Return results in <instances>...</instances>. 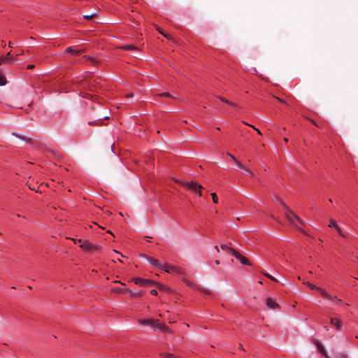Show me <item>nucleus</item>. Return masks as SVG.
<instances>
[{
  "label": "nucleus",
  "mask_w": 358,
  "mask_h": 358,
  "mask_svg": "<svg viewBox=\"0 0 358 358\" xmlns=\"http://www.w3.org/2000/svg\"><path fill=\"white\" fill-rule=\"evenodd\" d=\"M177 182L182 185L186 189L191 190L194 192H197L200 196H202L201 189L203 188L201 185L198 184L195 181H191L188 182H183L182 181L176 180Z\"/></svg>",
  "instance_id": "1"
},
{
  "label": "nucleus",
  "mask_w": 358,
  "mask_h": 358,
  "mask_svg": "<svg viewBox=\"0 0 358 358\" xmlns=\"http://www.w3.org/2000/svg\"><path fill=\"white\" fill-rule=\"evenodd\" d=\"M279 201L280 203L287 209V213H285L286 218L293 226L297 227V225L294 222V220L299 222L300 224H303V220H301L296 215H295L290 209H289L288 207L282 201Z\"/></svg>",
  "instance_id": "2"
},
{
  "label": "nucleus",
  "mask_w": 358,
  "mask_h": 358,
  "mask_svg": "<svg viewBox=\"0 0 358 358\" xmlns=\"http://www.w3.org/2000/svg\"><path fill=\"white\" fill-rule=\"evenodd\" d=\"M230 254L238 259L243 265H250L249 260L234 249H230Z\"/></svg>",
  "instance_id": "3"
},
{
  "label": "nucleus",
  "mask_w": 358,
  "mask_h": 358,
  "mask_svg": "<svg viewBox=\"0 0 358 358\" xmlns=\"http://www.w3.org/2000/svg\"><path fill=\"white\" fill-rule=\"evenodd\" d=\"M132 282H134L135 284L136 285H139L141 286H144V285H154V282L150 280H147V279H143V278H134L131 280Z\"/></svg>",
  "instance_id": "4"
},
{
  "label": "nucleus",
  "mask_w": 358,
  "mask_h": 358,
  "mask_svg": "<svg viewBox=\"0 0 358 358\" xmlns=\"http://www.w3.org/2000/svg\"><path fill=\"white\" fill-rule=\"evenodd\" d=\"M161 269L166 273H180V271L178 268L172 265L162 264Z\"/></svg>",
  "instance_id": "5"
},
{
  "label": "nucleus",
  "mask_w": 358,
  "mask_h": 358,
  "mask_svg": "<svg viewBox=\"0 0 358 358\" xmlns=\"http://www.w3.org/2000/svg\"><path fill=\"white\" fill-rule=\"evenodd\" d=\"M139 322L143 325H148V326H150V327H154L155 328H156V324L157 323H159L158 320H155V319L141 320L139 321Z\"/></svg>",
  "instance_id": "6"
},
{
  "label": "nucleus",
  "mask_w": 358,
  "mask_h": 358,
  "mask_svg": "<svg viewBox=\"0 0 358 358\" xmlns=\"http://www.w3.org/2000/svg\"><path fill=\"white\" fill-rule=\"evenodd\" d=\"M145 258L153 266L161 269L162 264H160V262L157 259H156L153 257H148V256H145Z\"/></svg>",
  "instance_id": "7"
},
{
  "label": "nucleus",
  "mask_w": 358,
  "mask_h": 358,
  "mask_svg": "<svg viewBox=\"0 0 358 358\" xmlns=\"http://www.w3.org/2000/svg\"><path fill=\"white\" fill-rule=\"evenodd\" d=\"M266 306L271 309H276L279 307L278 304L271 298L266 299Z\"/></svg>",
  "instance_id": "8"
},
{
  "label": "nucleus",
  "mask_w": 358,
  "mask_h": 358,
  "mask_svg": "<svg viewBox=\"0 0 358 358\" xmlns=\"http://www.w3.org/2000/svg\"><path fill=\"white\" fill-rule=\"evenodd\" d=\"M78 242L82 243L80 244V248L85 250H91L92 248V245L90 243L87 241H82L80 239L78 240Z\"/></svg>",
  "instance_id": "9"
},
{
  "label": "nucleus",
  "mask_w": 358,
  "mask_h": 358,
  "mask_svg": "<svg viewBox=\"0 0 358 358\" xmlns=\"http://www.w3.org/2000/svg\"><path fill=\"white\" fill-rule=\"evenodd\" d=\"M66 52H70L74 55H79L80 54H82L83 52H84V50L83 49H80V50H73L71 47H68L66 49Z\"/></svg>",
  "instance_id": "10"
},
{
  "label": "nucleus",
  "mask_w": 358,
  "mask_h": 358,
  "mask_svg": "<svg viewBox=\"0 0 358 358\" xmlns=\"http://www.w3.org/2000/svg\"><path fill=\"white\" fill-rule=\"evenodd\" d=\"M330 322L331 324L334 325L338 330H339L341 329V322L340 320L336 319V318H331Z\"/></svg>",
  "instance_id": "11"
},
{
  "label": "nucleus",
  "mask_w": 358,
  "mask_h": 358,
  "mask_svg": "<svg viewBox=\"0 0 358 358\" xmlns=\"http://www.w3.org/2000/svg\"><path fill=\"white\" fill-rule=\"evenodd\" d=\"M156 328L165 332H171V329L167 326L159 322L156 324Z\"/></svg>",
  "instance_id": "12"
},
{
  "label": "nucleus",
  "mask_w": 358,
  "mask_h": 358,
  "mask_svg": "<svg viewBox=\"0 0 358 358\" xmlns=\"http://www.w3.org/2000/svg\"><path fill=\"white\" fill-rule=\"evenodd\" d=\"M317 292L324 297L327 298V299H331L332 298V296L330 295L325 289H322L320 287H319V289H317Z\"/></svg>",
  "instance_id": "13"
},
{
  "label": "nucleus",
  "mask_w": 358,
  "mask_h": 358,
  "mask_svg": "<svg viewBox=\"0 0 358 358\" xmlns=\"http://www.w3.org/2000/svg\"><path fill=\"white\" fill-rule=\"evenodd\" d=\"M227 155L229 156V158H231V160H233L240 168L245 169V166L243 164H242L239 161H238L232 155L227 152Z\"/></svg>",
  "instance_id": "14"
},
{
  "label": "nucleus",
  "mask_w": 358,
  "mask_h": 358,
  "mask_svg": "<svg viewBox=\"0 0 358 358\" xmlns=\"http://www.w3.org/2000/svg\"><path fill=\"white\" fill-rule=\"evenodd\" d=\"M0 60H4L6 63H10L13 61L10 52H8L5 57H1Z\"/></svg>",
  "instance_id": "15"
},
{
  "label": "nucleus",
  "mask_w": 358,
  "mask_h": 358,
  "mask_svg": "<svg viewBox=\"0 0 358 358\" xmlns=\"http://www.w3.org/2000/svg\"><path fill=\"white\" fill-rule=\"evenodd\" d=\"M127 293H129L131 296L135 297V298L141 297L143 295V292L142 291H139V292H134L131 290L128 289L127 290Z\"/></svg>",
  "instance_id": "16"
},
{
  "label": "nucleus",
  "mask_w": 358,
  "mask_h": 358,
  "mask_svg": "<svg viewBox=\"0 0 358 358\" xmlns=\"http://www.w3.org/2000/svg\"><path fill=\"white\" fill-rule=\"evenodd\" d=\"M121 48L124 50H138V48L133 45H125L122 46Z\"/></svg>",
  "instance_id": "17"
},
{
  "label": "nucleus",
  "mask_w": 358,
  "mask_h": 358,
  "mask_svg": "<svg viewBox=\"0 0 358 358\" xmlns=\"http://www.w3.org/2000/svg\"><path fill=\"white\" fill-rule=\"evenodd\" d=\"M128 289H123L121 287H113L112 289V292H116V293H124L127 292Z\"/></svg>",
  "instance_id": "18"
},
{
  "label": "nucleus",
  "mask_w": 358,
  "mask_h": 358,
  "mask_svg": "<svg viewBox=\"0 0 358 358\" xmlns=\"http://www.w3.org/2000/svg\"><path fill=\"white\" fill-rule=\"evenodd\" d=\"M97 15H98L97 13H88V14L84 15L83 17L87 19V20H90V19H92V18L96 17Z\"/></svg>",
  "instance_id": "19"
},
{
  "label": "nucleus",
  "mask_w": 358,
  "mask_h": 358,
  "mask_svg": "<svg viewBox=\"0 0 358 358\" xmlns=\"http://www.w3.org/2000/svg\"><path fill=\"white\" fill-rule=\"evenodd\" d=\"M160 356L164 358H179L171 353H161Z\"/></svg>",
  "instance_id": "20"
},
{
  "label": "nucleus",
  "mask_w": 358,
  "mask_h": 358,
  "mask_svg": "<svg viewBox=\"0 0 358 358\" xmlns=\"http://www.w3.org/2000/svg\"><path fill=\"white\" fill-rule=\"evenodd\" d=\"M318 350L324 357L326 358H329L323 345H321L320 348H318Z\"/></svg>",
  "instance_id": "21"
},
{
  "label": "nucleus",
  "mask_w": 358,
  "mask_h": 358,
  "mask_svg": "<svg viewBox=\"0 0 358 358\" xmlns=\"http://www.w3.org/2000/svg\"><path fill=\"white\" fill-rule=\"evenodd\" d=\"M220 248L222 250H226L229 253H230V249H233L232 248L229 247V245L224 243L221 244Z\"/></svg>",
  "instance_id": "22"
},
{
  "label": "nucleus",
  "mask_w": 358,
  "mask_h": 358,
  "mask_svg": "<svg viewBox=\"0 0 358 358\" xmlns=\"http://www.w3.org/2000/svg\"><path fill=\"white\" fill-rule=\"evenodd\" d=\"M219 99H220L222 101H223V102H224V103H227V104H229V105H230V106H231L236 107V105H235L234 103H232V102H231V101H228L227 99H225V98H224V97H222V96L219 97Z\"/></svg>",
  "instance_id": "23"
},
{
  "label": "nucleus",
  "mask_w": 358,
  "mask_h": 358,
  "mask_svg": "<svg viewBox=\"0 0 358 358\" xmlns=\"http://www.w3.org/2000/svg\"><path fill=\"white\" fill-rule=\"evenodd\" d=\"M7 81L5 76L2 74H0V85L3 86L6 84Z\"/></svg>",
  "instance_id": "24"
},
{
  "label": "nucleus",
  "mask_w": 358,
  "mask_h": 358,
  "mask_svg": "<svg viewBox=\"0 0 358 358\" xmlns=\"http://www.w3.org/2000/svg\"><path fill=\"white\" fill-rule=\"evenodd\" d=\"M303 284H306L310 287V289L312 290H316L317 292V289H319L318 287H317L311 283H309L308 282H303Z\"/></svg>",
  "instance_id": "25"
},
{
  "label": "nucleus",
  "mask_w": 358,
  "mask_h": 358,
  "mask_svg": "<svg viewBox=\"0 0 358 358\" xmlns=\"http://www.w3.org/2000/svg\"><path fill=\"white\" fill-rule=\"evenodd\" d=\"M157 30L161 34H162L164 36H165L166 38H167L168 39H170V36L168 34H165L159 27H156Z\"/></svg>",
  "instance_id": "26"
},
{
  "label": "nucleus",
  "mask_w": 358,
  "mask_h": 358,
  "mask_svg": "<svg viewBox=\"0 0 358 358\" xmlns=\"http://www.w3.org/2000/svg\"><path fill=\"white\" fill-rule=\"evenodd\" d=\"M263 274L268 278L271 279V280H273L274 282H278V280L275 277L272 276L271 275H270L267 273H263Z\"/></svg>",
  "instance_id": "27"
},
{
  "label": "nucleus",
  "mask_w": 358,
  "mask_h": 358,
  "mask_svg": "<svg viewBox=\"0 0 358 358\" xmlns=\"http://www.w3.org/2000/svg\"><path fill=\"white\" fill-rule=\"evenodd\" d=\"M329 227H334V229H336V227H338V226L337 225V224H336V221H335V220H330V223H329Z\"/></svg>",
  "instance_id": "28"
},
{
  "label": "nucleus",
  "mask_w": 358,
  "mask_h": 358,
  "mask_svg": "<svg viewBox=\"0 0 358 358\" xmlns=\"http://www.w3.org/2000/svg\"><path fill=\"white\" fill-rule=\"evenodd\" d=\"M184 282H185V284L189 287H194V288H196V289H199L198 287H196V285H194L193 283H192L190 281H189L187 279H185L184 280Z\"/></svg>",
  "instance_id": "29"
},
{
  "label": "nucleus",
  "mask_w": 358,
  "mask_h": 358,
  "mask_svg": "<svg viewBox=\"0 0 358 358\" xmlns=\"http://www.w3.org/2000/svg\"><path fill=\"white\" fill-rule=\"evenodd\" d=\"M211 196H212V199H213V202L215 203H218V198H217V194L215 193H212Z\"/></svg>",
  "instance_id": "30"
},
{
  "label": "nucleus",
  "mask_w": 358,
  "mask_h": 358,
  "mask_svg": "<svg viewBox=\"0 0 358 358\" xmlns=\"http://www.w3.org/2000/svg\"><path fill=\"white\" fill-rule=\"evenodd\" d=\"M85 58H87L88 60H90L92 63H93L94 65H96L98 64V62L91 57L85 56Z\"/></svg>",
  "instance_id": "31"
},
{
  "label": "nucleus",
  "mask_w": 358,
  "mask_h": 358,
  "mask_svg": "<svg viewBox=\"0 0 358 358\" xmlns=\"http://www.w3.org/2000/svg\"><path fill=\"white\" fill-rule=\"evenodd\" d=\"M335 229L341 236L345 237V234L342 231L341 229L339 227H336Z\"/></svg>",
  "instance_id": "32"
},
{
  "label": "nucleus",
  "mask_w": 358,
  "mask_h": 358,
  "mask_svg": "<svg viewBox=\"0 0 358 358\" xmlns=\"http://www.w3.org/2000/svg\"><path fill=\"white\" fill-rule=\"evenodd\" d=\"M159 289L163 290V291H168L169 289L166 286L163 285H158Z\"/></svg>",
  "instance_id": "33"
},
{
  "label": "nucleus",
  "mask_w": 358,
  "mask_h": 358,
  "mask_svg": "<svg viewBox=\"0 0 358 358\" xmlns=\"http://www.w3.org/2000/svg\"><path fill=\"white\" fill-rule=\"evenodd\" d=\"M198 289H199L201 292H202L203 293L206 294H210L211 292L208 290V289H203V288H199Z\"/></svg>",
  "instance_id": "34"
},
{
  "label": "nucleus",
  "mask_w": 358,
  "mask_h": 358,
  "mask_svg": "<svg viewBox=\"0 0 358 358\" xmlns=\"http://www.w3.org/2000/svg\"><path fill=\"white\" fill-rule=\"evenodd\" d=\"M160 96L171 97V95L169 92H164L159 94Z\"/></svg>",
  "instance_id": "35"
},
{
  "label": "nucleus",
  "mask_w": 358,
  "mask_h": 358,
  "mask_svg": "<svg viewBox=\"0 0 358 358\" xmlns=\"http://www.w3.org/2000/svg\"><path fill=\"white\" fill-rule=\"evenodd\" d=\"M329 299L332 301H336V302H338V303L341 302V300L338 299L336 296H332V298L331 299Z\"/></svg>",
  "instance_id": "36"
},
{
  "label": "nucleus",
  "mask_w": 358,
  "mask_h": 358,
  "mask_svg": "<svg viewBox=\"0 0 358 358\" xmlns=\"http://www.w3.org/2000/svg\"><path fill=\"white\" fill-rule=\"evenodd\" d=\"M243 169L245 170L248 173L249 176H254V173L250 170L248 169L246 167H245V169Z\"/></svg>",
  "instance_id": "37"
},
{
  "label": "nucleus",
  "mask_w": 358,
  "mask_h": 358,
  "mask_svg": "<svg viewBox=\"0 0 358 358\" xmlns=\"http://www.w3.org/2000/svg\"><path fill=\"white\" fill-rule=\"evenodd\" d=\"M314 343L316 345V346L318 348H320L322 344L317 340L314 341Z\"/></svg>",
  "instance_id": "38"
},
{
  "label": "nucleus",
  "mask_w": 358,
  "mask_h": 358,
  "mask_svg": "<svg viewBox=\"0 0 358 358\" xmlns=\"http://www.w3.org/2000/svg\"><path fill=\"white\" fill-rule=\"evenodd\" d=\"M314 343L316 345V346L318 348H320L322 344L317 340L314 341Z\"/></svg>",
  "instance_id": "39"
},
{
  "label": "nucleus",
  "mask_w": 358,
  "mask_h": 358,
  "mask_svg": "<svg viewBox=\"0 0 358 358\" xmlns=\"http://www.w3.org/2000/svg\"><path fill=\"white\" fill-rule=\"evenodd\" d=\"M257 132L258 134L262 135V132L259 131V129L255 128L254 126L250 125Z\"/></svg>",
  "instance_id": "40"
},
{
  "label": "nucleus",
  "mask_w": 358,
  "mask_h": 358,
  "mask_svg": "<svg viewBox=\"0 0 358 358\" xmlns=\"http://www.w3.org/2000/svg\"><path fill=\"white\" fill-rule=\"evenodd\" d=\"M13 135L15 136L16 137H17V138H20L22 140L26 141V138L25 137H22L21 136H19V135H17V134H13Z\"/></svg>",
  "instance_id": "41"
},
{
  "label": "nucleus",
  "mask_w": 358,
  "mask_h": 358,
  "mask_svg": "<svg viewBox=\"0 0 358 358\" xmlns=\"http://www.w3.org/2000/svg\"><path fill=\"white\" fill-rule=\"evenodd\" d=\"M150 294H152V295H157V292L156 289H152L150 291Z\"/></svg>",
  "instance_id": "42"
},
{
  "label": "nucleus",
  "mask_w": 358,
  "mask_h": 358,
  "mask_svg": "<svg viewBox=\"0 0 358 358\" xmlns=\"http://www.w3.org/2000/svg\"><path fill=\"white\" fill-rule=\"evenodd\" d=\"M34 68V65H33V64H29L27 66V69H32Z\"/></svg>",
  "instance_id": "43"
},
{
  "label": "nucleus",
  "mask_w": 358,
  "mask_h": 358,
  "mask_svg": "<svg viewBox=\"0 0 358 358\" xmlns=\"http://www.w3.org/2000/svg\"><path fill=\"white\" fill-rule=\"evenodd\" d=\"M279 101H280L281 103H286L285 101H284L282 99H280V98H276Z\"/></svg>",
  "instance_id": "44"
},
{
  "label": "nucleus",
  "mask_w": 358,
  "mask_h": 358,
  "mask_svg": "<svg viewBox=\"0 0 358 358\" xmlns=\"http://www.w3.org/2000/svg\"><path fill=\"white\" fill-rule=\"evenodd\" d=\"M133 94L132 93H130V94H128L126 95V97H133Z\"/></svg>",
  "instance_id": "45"
},
{
  "label": "nucleus",
  "mask_w": 358,
  "mask_h": 358,
  "mask_svg": "<svg viewBox=\"0 0 358 358\" xmlns=\"http://www.w3.org/2000/svg\"><path fill=\"white\" fill-rule=\"evenodd\" d=\"M8 46H9L10 48H13V43L10 41V42L8 43Z\"/></svg>",
  "instance_id": "46"
},
{
  "label": "nucleus",
  "mask_w": 358,
  "mask_h": 358,
  "mask_svg": "<svg viewBox=\"0 0 358 358\" xmlns=\"http://www.w3.org/2000/svg\"><path fill=\"white\" fill-rule=\"evenodd\" d=\"M340 358H348L347 355H341Z\"/></svg>",
  "instance_id": "47"
},
{
  "label": "nucleus",
  "mask_w": 358,
  "mask_h": 358,
  "mask_svg": "<svg viewBox=\"0 0 358 358\" xmlns=\"http://www.w3.org/2000/svg\"><path fill=\"white\" fill-rule=\"evenodd\" d=\"M310 121L315 125L317 126V124L315 123V122L311 119H310Z\"/></svg>",
  "instance_id": "48"
},
{
  "label": "nucleus",
  "mask_w": 358,
  "mask_h": 358,
  "mask_svg": "<svg viewBox=\"0 0 358 358\" xmlns=\"http://www.w3.org/2000/svg\"><path fill=\"white\" fill-rule=\"evenodd\" d=\"M215 263L217 265H218V264H220V261L217 259V260H215Z\"/></svg>",
  "instance_id": "49"
},
{
  "label": "nucleus",
  "mask_w": 358,
  "mask_h": 358,
  "mask_svg": "<svg viewBox=\"0 0 358 358\" xmlns=\"http://www.w3.org/2000/svg\"><path fill=\"white\" fill-rule=\"evenodd\" d=\"M29 189H31V190H35V188H34V187H31V185H29Z\"/></svg>",
  "instance_id": "50"
},
{
  "label": "nucleus",
  "mask_w": 358,
  "mask_h": 358,
  "mask_svg": "<svg viewBox=\"0 0 358 358\" xmlns=\"http://www.w3.org/2000/svg\"><path fill=\"white\" fill-rule=\"evenodd\" d=\"M215 249L217 250V252H219L220 250H219L218 246H217V245L215 246Z\"/></svg>",
  "instance_id": "51"
},
{
  "label": "nucleus",
  "mask_w": 358,
  "mask_h": 358,
  "mask_svg": "<svg viewBox=\"0 0 358 358\" xmlns=\"http://www.w3.org/2000/svg\"><path fill=\"white\" fill-rule=\"evenodd\" d=\"M88 124H89L90 125H92V124H94V122H89V123H88Z\"/></svg>",
  "instance_id": "52"
},
{
  "label": "nucleus",
  "mask_w": 358,
  "mask_h": 358,
  "mask_svg": "<svg viewBox=\"0 0 358 358\" xmlns=\"http://www.w3.org/2000/svg\"><path fill=\"white\" fill-rule=\"evenodd\" d=\"M284 141L287 143V142H288V139L287 138H285Z\"/></svg>",
  "instance_id": "53"
},
{
  "label": "nucleus",
  "mask_w": 358,
  "mask_h": 358,
  "mask_svg": "<svg viewBox=\"0 0 358 358\" xmlns=\"http://www.w3.org/2000/svg\"><path fill=\"white\" fill-rule=\"evenodd\" d=\"M3 62H5V61H4V60H0V65H1L2 63H3Z\"/></svg>",
  "instance_id": "54"
},
{
  "label": "nucleus",
  "mask_w": 358,
  "mask_h": 358,
  "mask_svg": "<svg viewBox=\"0 0 358 358\" xmlns=\"http://www.w3.org/2000/svg\"><path fill=\"white\" fill-rule=\"evenodd\" d=\"M324 329H326L327 331L329 330L328 327L327 326H324Z\"/></svg>",
  "instance_id": "55"
},
{
  "label": "nucleus",
  "mask_w": 358,
  "mask_h": 358,
  "mask_svg": "<svg viewBox=\"0 0 358 358\" xmlns=\"http://www.w3.org/2000/svg\"><path fill=\"white\" fill-rule=\"evenodd\" d=\"M296 227V228H298L299 231H301V228H299L298 226H297V227Z\"/></svg>",
  "instance_id": "56"
},
{
  "label": "nucleus",
  "mask_w": 358,
  "mask_h": 358,
  "mask_svg": "<svg viewBox=\"0 0 358 358\" xmlns=\"http://www.w3.org/2000/svg\"><path fill=\"white\" fill-rule=\"evenodd\" d=\"M296 227V228H298L299 231H301V228H299L298 226H297V227Z\"/></svg>",
  "instance_id": "57"
},
{
  "label": "nucleus",
  "mask_w": 358,
  "mask_h": 358,
  "mask_svg": "<svg viewBox=\"0 0 358 358\" xmlns=\"http://www.w3.org/2000/svg\"><path fill=\"white\" fill-rule=\"evenodd\" d=\"M242 348H243L242 345H241V344H240V345H239V348H241V349Z\"/></svg>",
  "instance_id": "58"
}]
</instances>
